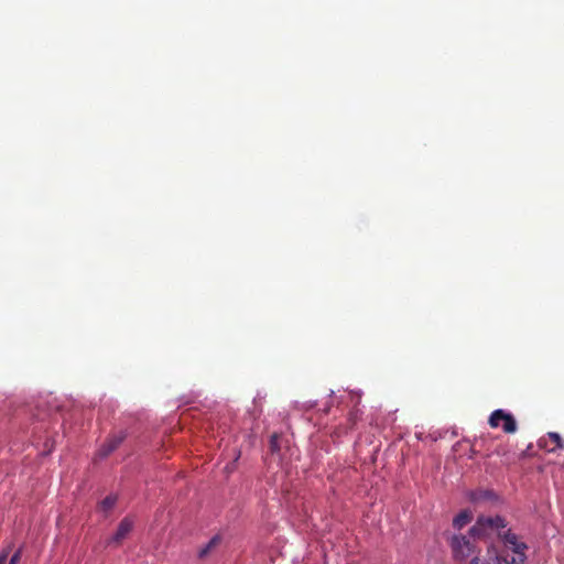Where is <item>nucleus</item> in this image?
I'll return each mask as SVG.
<instances>
[{
    "label": "nucleus",
    "instance_id": "nucleus-1",
    "mask_svg": "<svg viewBox=\"0 0 564 564\" xmlns=\"http://www.w3.org/2000/svg\"><path fill=\"white\" fill-rule=\"evenodd\" d=\"M469 532L477 539H494L496 536L501 540L503 544L501 552H497L495 546L487 549V555L495 557L496 564H523L525 562L528 544L520 542L518 535L508 529L505 518L480 516Z\"/></svg>",
    "mask_w": 564,
    "mask_h": 564
},
{
    "label": "nucleus",
    "instance_id": "nucleus-2",
    "mask_svg": "<svg viewBox=\"0 0 564 564\" xmlns=\"http://www.w3.org/2000/svg\"><path fill=\"white\" fill-rule=\"evenodd\" d=\"M476 539L477 538H475V535H471L470 530L468 531L467 535H453L449 541V546L452 549L454 557L457 561H464V558H467L471 556V554H475L477 550L475 543Z\"/></svg>",
    "mask_w": 564,
    "mask_h": 564
},
{
    "label": "nucleus",
    "instance_id": "nucleus-3",
    "mask_svg": "<svg viewBox=\"0 0 564 564\" xmlns=\"http://www.w3.org/2000/svg\"><path fill=\"white\" fill-rule=\"evenodd\" d=\"M502 422V431L508 434L516 433L517 422L512 414L503 410H496L489 415V425L492 429H498Z\"/></svg>",
    "mask_w": 564,
    "mask_h": 564
},
{
    "label": "nucleus",
    "instance_id": "nucleus-4",
    "mask_svg": "<svg viewBox=\"0 0 564 564\" xmlns=\"http://www.w3.org/2000/svg\"><path fill=\"white\" fill-rule=\"evenodd\" d=\"M126 440V433L119 432L117 434H112L111 437L105 442V444L99 448L98 455L101 457L109 456L110 453L115 452L122 442Z\"/></svg>",
    "mask_w": 564,
    "mask_h": 564
},
{
    "label": "nucleus",
    "instance_id": "nucleus-5",
    "mask_svg": "<svg viewBox=\"0 0 564 564\" xmlns=\"http://www.w3.org/2000/svg\"><path fill=\"white\" fill-rule=\"evenodd\" d=\"M540 447H544L547 452H556L557 448H563L564 443L563 438L558 433H547L546 437L540 438L539 441Z\"/></svg>",
    "mask_w": 564,
    "mask_h": 564
},
{
    "label": "nucleus",
    "instance_id": "nucleus-6",
    "mask_svg": "<svg viewBox=\"0 0 564 564\" xmlns=\"http://www.w3.org/2000/svg\"><path fill=\"white\" fill-rule=\"evenodd\" d=\"M132 527H133L132 520H130V518H123L120 521V523L118 525V530L116 531V533L113 534V536L111 538L109 543H115V544L122 543V541L126 539V536H128L129 532H131Z\"/></svg>",
    "mask_w": 564,
    "mask_h": 564
},
{
    "label": "nucleus",
    "instance_id": "nucleus-7",
    "mask_svg": "<svg viewBox=\"0 0 564 564\" xmlns=\"http://www.w3.org/2000/svg\"><path fill=\"white\" fill-rule=\"evenodd\" d=\"M473 519V513L468 511V509H463L459 513L456 514L453 521V527L456 530H462L465 525H468V523Z\"/></svg>",
    "mask_w": 564,
    "mask_h": 564
},
{
    "label": "nucleus",
    "instance_id": "nucleus-8",
    "mask_svg": "<svg viewBox=\"0 0 564 564\" xmlns=\"http://www.w3.org/2000/svg\"><path fill=\"white\" fill-rule=\"evenodd\" d=\"M116 503H117V496L109 495V496H106L105 499H102V501L99 503V508L104 512H109V510L115 508Z\"/></svg>",
    "mask_w": 564,
    "mask_h": 564
},
{
    "label": "nucleus",
    "instance_id": "nucleus-9",
    "mask_svg": "<svg viewBox=\"0 0 564 564\" xmlns=\"http://www.w3.org/2000/svg\"><path fill=\"white\" fill-rule=\"evenodd\" d=\"M220 541V538H218V535H215L213 539H210V541L199 550V556L200 557H205L207 556V554L212 551V549L215 547V545H217Z\"/></svg>",
    "mask_w": 564,
    "mask_h": 564
},
{
    "label": "nucleus",
    "instance_id": "nucleus-10",
    "mask_svg": "<svg viewBox=\"0 0 564 564\" xmlns=\"http://www.w3.org/2000/svg\"><path fill=\"white\" fill-rule=\"evenodd\" d=\"M269 448L272 453H278L281 451V437L279 434L274 433L271 435L269 440Z\"/></svg>",
    "mask_w": 564,
    "mask_h": 564
},
{
    "label": "nucleus",
    "instance_id": "nucleus-11",
    "mask_svg": "<svg viewBox=\"0 0 564 564\" xmlns=\"http://www.w3.org/2000/svg\"><path fill=\"white\" fill-rule=\"evenodd\" d=\"M490 558H491L490 556L488 560H487V557L474 556L470 560L469 564H491Z\"/></svg>",
    "mask_w": 564,
    "mask_h": 564
},
{
    "label": "nucleus",
    "instance_id": "nucleus-12",
    "mask_svg": "<svg viewBox=\"0 0 564 564\" xmlns=\"http://www.w3.org/2000/svg\"><path fill=\"white\" fill-rule=\"evenodd\" d=\"M9 556H10V550L3 549L2 552H0V564H8L9 563Z\"/></svg>",
    "mask_w": 564,
    "mask_h": 564
},
{
    "label": "nucleus",
    "instance_id": "nucleus-13",
    "mask_svg": "<svg viewBox=\"0 0 564 564\" xmlns=\"http://www.w3.org/2000/svg\"><path fill=\"white\" fill-rule=\"evenodd\" d=\"M21 554H22L21 549H18V550L12 554V556L10 557V560H9V563H8V564H17L18 562H20Z\"/></svg>",
    "mask_w": 564,
    "mask_h": 564
},
{
    "label": "nucleus",
    "instance_id": "nucleus-14",
    "mask_svg": "<svg viewBox=\"0 0 564 564\" xmlns=\"http://www.w3.org/2000/svg\"><path fill=\"white\" fill-rule=\"evenodd\" d=\"M358 417H359L358 411L350 412L349 421L351 422V425L356 424Z\"/></svg>",
    "mask_w": 564,
    "mask_h": 564
}]
</instances>
